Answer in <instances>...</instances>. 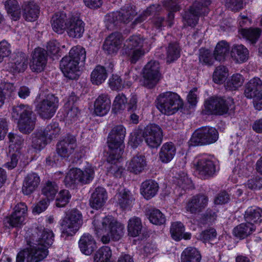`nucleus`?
<instances>
[{
  "label": "nucleus",
  "instance_id": "obj_64",
  "mask_svg": "<svg viewBox=\"0 0 262 262\" xmlns=\"http://www.w3.org/2000/svg\"><path fill=\"white\" fill-rule=\"evenodd\" d=\"M247 185L251 189H260L262 188V178L258 176L254 177L248 180Z\"/></svg>",
  "mask_w": 262,
  "mask_h": 262
},
{
  "label": "nucleus",
  "instance_id": "obj_14",
  "mask_svg": "<svg viewBox=\"0 0 262 262\" xmlns=\"http://www.w3.org/2000/svg\"><path fill=\"white\" fill-rule=\"evenodd\" d=\"M54 234L52 231L42 228H36L29 240L41 244L48 248L53 244Z\"/></svg>",
  "mask_w": 262,
  "mask_h": 262
},
{
  "label": "nucleus",
  "instance_id": "obj_58",
  "mask_svg": "<svg viewBox=\"0 0 262 262\" xmlns=\"http://www.w3.org/2000/svg\"><path fill=\"white\" fill-rule=\"evenodd\" d=\"M119 159L115 160L113 162H108L111 165L107 167L108 173L113 174L116 178L120 177L123 172L124 169L117 164Z\"/></svg>",
  "mask_w": 262,
  "mask_h": 262
},
{
  "label": "nucleus",
  "instance_id": "obj_34",
  "mask_svg": "<svg viewBox=\"0 0 262 262\" xmlns=\"http://www.w3.org/2000/svg\"><path fill=\"white\" fill-rule=\"evenodd\" d=\"M184 227L181 222H175L172 224L170 233L172 237L176 241H179L182 238L185 239L190 238L191 234L189 233H184Z\"/></svg>",
  "mask_w": 262,
  "mask_h": 262
},
{
  "label": "nucleus",
  "instance_id": "obj_31",
  "mask_svg": "<svg viewBox=\"0 0 262 262\" xmlns=\"http://www.w3.org/2000/svg\"><path fill=\"white\" fill-rule=\"evenodd\" d=\"M107 73L105 68L102 66H97L91 75V80L93 84L99 85L106 79Z\"/></svg>",
  "mask_w": 262,
  "mask_h": 262
},
{
  "label": "nucleus",
  "instance_id": "obj_21",
  "mask_svg": "<svg viewBox=\"0 0 262 262\" xmlns=\"http://www.w3.org/2000/svg\"><path fill=\"white\" fill-rule=\"evenodd\" d=\"M107 198V192L102 187H97L91 194L90 205L94 209L101 208L105 204Z\"/></svg>",
  "mask_w": 262,
  "mask_h": 262
},
{
  "label": "nucleus",
  "instance_id": "obj_47",
  "mask_svg": "<svg viewBox=\"0 0 262 262\" xmlns=\"http://www.w3.org/2000/svg\"><path fill=\"white\" fill-rule=\"evenodd\" d=\"M180 55V48L176 42L170 43L167 49L166 61L171 63L177 60Z\"/></svg>",
  "mask_w": 262,
  "mask_h": 262
},
{
  "label": "nucleus",
  "instance_id": "obj_30",
  "mask_svg": "<svg viewBox=\"0 0 262 262\" xmlns=\"http://www.w3.org/2000/svg\"><path fill=\"white\" fill-rule=\"evenodd\" d=\"M146 166L145 157L142 155H136L134 157L129 163L128 170L135 174L141 172Z\"/></svg>",
  "mask_w": 262,
  "mask_h": 262
},
{
  "label": "nucleus",
  "instance_id": "obj_35",
  "mask_svg": "<svg viewBox=\"0 0 262 262\" xmlns=\"http://www.w3.org/2000/svg\"><path fill=\"white\" fill-rule=\"evenodd\" d=\"M5 7L7 13L14 20L19 19L21 14L20 7L16 0H7L5 2Z\"/></svg>",
  "mask_w": 262,
  "mask_h": 262
},
{
  "label": "nucleus",
  "instance_id": "obj_23",
  "mask_svg": "<svg viewBox=\"0 0 262 262\" xmlns=\"http://www.w3.org/2000/svg\"><path fill=\"white\" fill-rule=\"evenodd\" d=\"M40 178L36 173L28 174L25 178L22 191L24 194L30 195L38 187L40 183Z\"/></svg>",
  "mask_w": 262,
  "mask_h": 262
},
{
  "label": "nucleus",
  "instance_id": "obj_11",
  "mask_svg": "<svg viewBox=\"0 0 262 262\" xmlns=\"http://www.w3.org/2000/svg\"><path fill=\"white\" fill-rule=\"evenodd\" d=\"M163 136L161 128L155 124L147 125L142 133L145 143L151 148H157L161 145Z\"/></svg>",
  "mask_w": 262,
  "mask_h": 262
},
{
  "label": "nucleus",
  "instance_id": "obj_13",
  "mask_svg": "<svg viewBox=\"0 0 262 262\" xmlns=\"http://www.w3.org/2000/svg\"><path fill=\"white\" fill-rule=\"evenodd\" d=\"M119 136L113 137L108 135L107 142L111 151L107 159V162H113L114 160L121 158L124 146L123 145L124 138H121V140H119Z\"/></svg>",
  "mask_w": 262,
  "mask_h": 262
},
{
  "label": "nucleus",
  "instance_id": "obj_20",
  "mask_svg": "<svg viewBox=\"0 0 262 262\" xmlns=\"http://www.w3.org/2000/svg\"><path fill=\"white\" fill-rule=\"evenodd\" d=\"M79 249L82 253L90 255L97 249L96 242L92 235L84 233L78 242Z\"/></svg>",
  "mask_w": 262,
  "mask_h": 262
},
{
  "label": "nucleus",
  "instance_id": "obj_24",
  "mask_svg": "<svg viewBox=\"0 0 262 262\" xmlns=\"http://www.w3.org/2000/svg\"><path fill=\"white\" fill-rule=\"evenodd\" d=\"M69 18L66 13L58 12L55 13L52 18L51 24L53 30L58 33H61L66 30Z\"/></svg>",
  "mask_w": 262,
  "mask_h": 262
},
{
  "label": "nucleus",
  "instance_id": "obj_7",
  "mask_svg": "<svg viewBox=\"0 0 262 262\" xmlns=\"http://www.w3.org/2000/svg\"><path fill=\"white\" fill-rule=\"evenodd\" d=\"M82 218V214L76 209L67 212L61 224L63 233L68 235H73L81 226Z\"/></svg>",
  "mask_w": 262,
  "mask_h": 262
},
{
  "label": "nucleus",
  "instance_id": "obj_18",
  "mask_svg": "<svg viewBox=\"0 0 262 262\" xmlns=\"http://www.w3.org/2000/svg\"><path fill=\"white\" fill-rule=\"evenodd\" d=\"M66 28L68 35L72 38H79L84 31V24L79 18L72 16L69 18Z\"/></svg>",
  "mask_w": 262,
  "mask_h": 262
},
{
  "label": "nucleus",
  "instance_id": "obj_37",
  "mask_svg": "<svg viewBox=\"0 0 262 262\" xmlns=\"http://www.w3.org/2000/svg\"><path fill=\"white\" fill-rule=\"evenodd\" d=\"M142 229V224L139 217L134 216L129 220L127 225L129 235L132 237L138 236L141 233Z\"/></svg>",
  "mask_w": 262,
  "mask_h": 262
},
{
  "label": "nucleus",
  "instance_id": "obj_8",
  "mask_svg": "<svg viewBox=\"0 0 262 262\" xmlns=\"http://www.w3.org/2000/svg\"><path fill=\"white\" fill-rule=\"evenodd\" d=\"M232 103L233 101L231 99L212 96L205 101L204 106L209 114L222 115L228 113Z\"/></svg>",
  "mask_w": 262,
  "mask_h": 262
},
{
  "label": "nucleus",
  "instance_id": "obj_4",
  "mask_svg": "<svg viewBox=\"0 0 262 262\" xmlns=\"http://www.w3.org/2000/svg\"><path fill=\"white\" fill-rule=\"evenodd\" d=\"M27 243L29 247L18 253L16 262H39L47 256L48 248L41 244L30 240Z\"/></svg>",
  "mask_w": 262,
  "mask_h": 262
},
{
  "label": "nucleus",
  "instance_id": "obj_49",
  "mask_svg": "<svg viewBox=\"0 0 262 262\" xmlns=\"http://www.w3.org/2000/svg\"><path fill=\"white\" fill-rule=\"evenodd\" d=\"M134 201V199L129 191L124 190L119 194L118 203L123 209L129 208Z\"/></svg>",
  "mask_w": 262,
  "mask_h": 262
},
{
  "label": "nucleus",
  "instance_id": "obj_53",
  "mask_svg": "<svg viewBox=\"0 0 262 262\" xmlns=\"http://www.w3.org/2000/svg\"><path fill=\"white\" fill-rule=\"evenodd\" d=\"M228 70L224 66H220L216 67L213 74V80L216 83H221L225 81Z\"/></svg>",
  "mask_w": 262,
  "mask_h": 262
},
{
  "label": "nucleus",
  "instance_id": "obj_27",
  "mask_svg": "<svg viewBox=\"0 0 262 262\" xmlns=\"http://www.w3.org/2000/svg\"><path fill=\"white\" fill-rule=\"evenodd\" d=\"M262 221V210L249 208L247 210V231L249 229V234L255 230L254 223Z\"/></svg>",
  "mask_w": 262,
  "mask_h": 262
},
{
  "label": "nucleus",
  "instance_id": "obj_54",
  "mask_svg": "<svg viewBox=\"0 0 262 262\" xmlns=\"http://www.w3.org/2000/svg\"><path fill=\"white\" fill-rule=\"evenodd\" d=\"M70 198L71 195L68 190L60 191L56 199V206L58 207L65 206L69 203Z\"/></svg>",
  "mask_w": 262,
  "mask_h": 262
},
{
  "label": "nucleus",
  "instance_id": "obj_52",
  "mask_svg": "<svg viewBox=\"0 0 262 262\" xmlns=\"http://www.w3.org/2000/svg\"><path fill=\"white\" fill-rule=\"evenodd\" d=\"M174 182L183 189H189L192 187L191 180L184 172L180 173L175 178Z\"/></svg>",
  "mask_w": 262,
  "mask_h": 262
},
{
  "label": "nucleus",
  "instance_id": "obj_28",
  "mask_svg": "<svg viewBox=\"0 0 262 262\" xmlns=\"http://www.w3.org/2000/svg\"><path fill=\"white\" fill-rule=\"evenodd\" d=\"M159 189L158 184L152 180H147L141 184L140 191L141 194L146 200L154 197Z\"/></svg>",
  "mask_w": 262,
  "mask_h": 262
},
{
  "label": "nucleus",
  "instance_id": "obj_41",
  "mask_svg": "<svg viewBox=\"0 0 262 262\" xmlns=\"http://www.w3.org/2000/svg\"><path fill=\"white\" fill-rule=\"evenodd\" d=\"M202 14L201 11H198L190 7L189 11L185 12L183 18L185 24H187L188 26L194 27L197 24L199 17Z\"/></svg>",
  "mask_w": 262,
  "mask_h": 262
},
{
  "label": "nucleus",
  "instance_id": "obj_12",
  "mask_svg": "<svg viewBox=\"0 0 262 262\" xmlns=\"http://www.w3.org/2000/svg\"><path fill=\"white\" fill-rule=\"evenodd\" d=\"M47 51L41 48L34 49L31 54L30 67L32 71L39 73L42 71L47 64Z\"/></svg>",
  "mask_w": 262,
  "mask_h": 262
},
{
  "label": "nucleus",
  "instance_id": "obj_22",
  "mask_svg": "<svg viewBox=\"0 0 262 262\" xmlns=\"http://www.w3.org/2000/svg\"><path fill=\"white\" fill-rule=\"evenodd\" d=\"M111 101L107 94H103L98 96L94 103V112L98 116H104L110 111Z\"/></svg>",
  "mask_w": 262,
  "mask_h": 262
},
{
  "label": "nucleus",
  "instance_id": "obj_9",
  "mask_svg": "<svg viewBox=\"0 0 262 262\" xmlns=\"http://www.w3.org/2000/svg\"><path fill=\"white\" fill-rule=\"evenodd\" d=\"M160 77L159 62L151 60L144 68L142 84L148 89H152L157 84Z\"/></svg>",
  "mask_w": 262,
  "mask_h": 262
},
{
  "label": "nucleus",
  "instance_id": "obj_2",
  "mask_svg": "<svg viewBox=\"0 0 262 262\" xmlns=\"http://www.w3.org/2000/svg\"><path fill=\"white\" fill-rule=\"evenodd\" d=\"M12 117L17 119L19 130L23 133H29L34 128L35 115L28 105L20 104L12 108Z\"/></svg>",
  "mask_w": 262,
  "mask_h": 262
},
{
  "label": "nucleus",
  "instance_id": "obj_33",
  "mask_svg": "<svg viewBox=\"0 0 262 262\" xmlns=\"http://www.w3.org/2000/svg\"><path fill=\"white\" fill-rule=\"evenodd\" d=\"M201 259L200 252L194 247H187L181 254V262H200Z\"/></svg>",
  "mask_w": 262,
  "mask_h": 262
},
{
  "label": "nucleus",
  "instance_id": "obj_62",
  "mask_svg": "<svg viewBox=\"0 0 262 262\" xmlns=\"http://www.w3.org/2000/svg\"><path fill=\"white\" fill-rule=\"evenodd\" d=\"M79 174L77 173V168L71 170L66 175L64 183L66 185L71 186L78 182V177Z\"/></svg>",
  "mask_w": 262,
  "mask_h": 262
},
{
  "label": "nucleus",
  "instance_id": "obj_60",
  "mask_svg": "<svg viewBox=\"0 0 262 262\" xmlns=\"http://www.w3.org/2000/svg\"><path fill=\"white\" fill-rule=\"evenodd\" d=\"M216 232L214 228H209L203 231L200 235V239L204 242H210L214 241L216 236Z\"/></svg>",
  "mask_w": 262,
  "mask_h": 262
},
{
  "label": "nucleus",
  "instance_id": "obj_45",
  "mask_svg": "<svg viewBox=\"0 0 262 262\" xmlns=\"http://www.w3.org/2000/svg\"><path fill=\"white\" fill-rule=\"evenodd\" d=\"M244 80L245 78L242 75L234 74L228 79L226 84V89L230 91L236 90L243 85Z\"/></svg>",
  "mask_w": 262,
  "mask_h": 262
},
{
  "label": "nucleus",
  "instance_id": "obj_10",
  "mask_svg": "<svg viewBox=\"0 0 262 262\" xmlns=\"http://www.w3.org/2000/svg\"><path fill=\"white\" fill-rule=\"evenodd\" d=\"M58 106V99L53 94H48L36 105V111L43 119H50L55 114Z\"/></svg>",
  "mask_w": 262,
  "mask_h": 262
},
{
  "label": "nucleus",
  "instance_id": "obj_59",
  "mask_svg": "<svg viewBox=\"0 0 262 262\" xmlns=\"http://www.w3.org/2000/svg\"><path fill=\"white\" fill-rule=\"evenodd\" d=\"M261 33V30L259 28H250L247 29V40H248L251 44H255Z\"/></svg>",
  "mask_w": 262,
  "mask_h": 262
},
{
  "label": "nucleus",
  "instance_id": "obj_5",
  "mask_svg": "<svg viewBox=\"0 0 262 262\" xmlns=\"http://www.w3.org/2000/svg\"><path fill=\"white\" fill-rule=\"evenodd\" d=\"M137 13L134 7L130 6H125L119 11L113 12L105 16L106 26L108 29L113 30L121 23L127 24L130 22Z\"/></svg>",
  "mask_w": 262,
  "mask_h": 262
},
{
  "label": "nucleus",
  "instance_id": "obj_29",
  "mask_svg": "<svg viewBox=\"0 0 262 262\" xmlns=\"http://www.w3.org/2000/svg\"><path fill=\"white\" fill-rule=\"evenodd\" d=\"M176 152V148L173 143H165L162 146L159 151V159L162 163H167L172 160Z\"/></svg>",
  "mask_w": 262,
  "mask_h": 262
},
{
  "label": "nucleus",
  "instance_id": "obj_39",
  "mask_svg": "<svg viewBox=\"0 0 262 262\" xmlns=\"http://www.w3.org/2000/svg\"><path fill=\"white\" fill-rule=\"evenodd\" d=\"M245 46L243 45L235 44L233 45L230 51L231 57L236 63H242L246 59Z\"/></svg>",
  "mask_w": 262,
  "mask_h": 262
},
{
  "label": "nucleus",
  "instance_id": "obj_56",
  "mask_svg": "<svg viewBox=\"0 0 262 262\" xmlns=\"http://www.w3.org/2000/svg\"><path fill=\"white\" fill-rule=\"evenodd\" d=\"M199 61L203 64L211 66L213 64L214 59L209 50L202 48L199 50Z\"/></svg>",
  "mask_w": 262,
  "mask_h": 262
},
{
  "label": "nucleus",
  "instance_id": "obj_44",
  "mask_svg": "<svg viewBox=\"0 0 262 262\" xmlns=\"http://www.w3.org/2000/svg\"><path fill=\"white\" fill-rule=\"evenodd\" d=\"M58 191V187L54 182L48 181L43 186L41 192L48 200H52Z\"/></svg>",
  "mask_w": 262,
  "mask_h": 262
},
{
  "label": "nucleus",
  "instance_id": "obj_38",
  "mask_svg": "<svg viewBox=\"0 0 262 262\" xmlns=\"http://www.w3.org/2000/svg\"><path fill=\"white\" fill-rule=\"evenodd\" d=\"M229 51V45L225 41L222 40L217 43L214 51V59L219 61L225 60Z\"/></svg>",
  "mask_w": 262,
  "mask_h": 262
},
{
  "label": "nucleus",
  "instance_id": "obj_42",
  "mask_svg": "<svg viewBox=\"0 0 262 262\" xmlns=\"http://www.w3.org/2000/svg\"><path fill=\"white\" fill-rule=\"evenodd\" d=\"M70 57L72 60L79 63L80 62H83L86 58V52L85 49L79 46L73 47L69 52V55L67 56Z\"/></svg>",
  "mask_w": 262,
  "mask_h": 262
},
{
  "label": "nucleus",
  "instance_id": "obj_25",
  "mask_svg": "<svg viewBox=\"0 0 262 262\" xmlns=\"http://www.w3.org/2000/svg\"><path fill=\"white\" fill-rule=\"evenodd\" d=\"M196 169L204 179L212 176L215 172V166L213 161L207 159L199 160L196 164Z\"/></svg>",
  "mask_w": 262,
  "mask_h": 262
},
{
  "label": "nucleus",
  "instance_id": "obj_40",
  "mask_svg": "<svg viewBox=\"0 0 262 262\" xmlns=\"http://www.w3.org/2000/svg\"><path fill=\"white\" fill-rule=\"evenodd\" d=\"M112 252L110 247L103 246L99 248L94 256V262H111Z\"/></svg>",
  "mask_w": 262,
  "mask_h": 262
},
{
  "label": "nucleus",
  "instance_id": "obj_16",
  "mask_svg": "<svg viewBox=\"0 0 262 262\" xmlns=\"http://www.w3.org/2000/svg\"><path fill=\"white\" fill-rule=\"evenodd\" d=\"M79 63L67 56L60 61V67L65 77L70 79H76L79 76Z\"/></svg>",
  "mask_w": 262,
  "mask_h": 262
},
{
  "label": "nucleus",
  "instance_id": "obj_57",
  "mask_svg": "<svg viewBox=\"0 0 262 262\" xmlns=\"http://www.w3.org/2000/svg\"><path fill=\"white\" fill-rule=\"evenodd\" d=\"M59 143L71 153L76 146L75 137L71 135L67 136Z\"/></svg>",
  "mask_w": 262,
  "mask_h": 262
},
{
  "label": "nucleus",
  "instance_id": "obj_1",
  "mask_svg": "<svg viewBox=\"0 0 262 262\" xmlns=\"http://www.w3.org/2000/svg\"><path fill=\"white\" fill-rule=\"evenodd\" d=\"M93 224L96 233L98 235L103 234L101 241L104 244L108 243L111 239L118 241L123 235V226L112 216L101 217L95 215Z\"/></svg>",
  "mask_w": 262,
  "mask_h": 262
},
{
  "label": "nucleus",
  "instance_id": "obj_26",
  "mask_svg": "<svg viewBox=\"0 0 262 262\" xmlns=\"http://www.w3.org/2000/svg\"><path fill=\"white\" fill-rule=\"evenodd\" d=\"M23 17L26 20H35L39 13V8L37 5L33 2H25L22 6Z\"/></svg>",
  "mask_w": 262,
  "mask_h": 262
},
{
  "label": "nucleus",
  "instance_id": "obj_50",
  "mask_svg": "<svg viewBox=\"0 0 262 262\" xmlns=\"http://www.w3.org/2000/svg\"><path fill=\"white\" fill-rule=\"evenodd\" d=\"M60 128L57 122H53L48 125L43 130L45 135L50 140L56 138L59 135Z\"/></svg>",
  "mask_w": 262,
  "mask_h": 262
},
{
  "label": "nucleus",
  "instance_id": "obj_32",
  "mask_svg": "<svg viewBox=\"0 0 262 262\" xmlns=\"http://www.w3.org/2000/svg\"><path fill=\"white\" fill-rule=\"evenodd\" d=\"M262 89V81L258 78H253L247 84V98L251 99L259 94Z\"/></svg>",
  "mask_w": 262,
  "mask_h": 262
},
{
  "label": "nucleus",
  "instance_id": "obj_63",
  "mask_svg": "<svg viewBox=\"0 0 262 262\" xmlns=\"http://www.w3.org/2000/svg\"><path fill=\"white\" fill-rule=\"evenodd\" d=\"M225 6L233 11H237L243 8V0H225Z\"/></svg>",
  "mask_w": 262,
  "mask_h": 262
},
{
  "label": "nucleus",
  "instance_id": "obj_46",
  "mask_svg": "<svg viewBox=\"0 0 262 262\" xmlns=\"http://www.w3.org/2000/svg\"><path fill=\"white\" fill-rule=\"evenodd\" d=\"M77 171L79 174L78 182L82 184L89 183L94 178V170L91 167H87L84 170L77 168Z\"/></svg>",
  "mask_w": 262,
  "mask_h": 262
},
{
  "label": "nucleus",
  "instance_id": "obj_43",
  "mask_svg": "<svg viewBox=\"0 0 262 262\" xmlns=\"http://www.w3.org/2000/svg\"><path fill=\"white\" fill-rule=\"evenodd\" d=\"M143 45L144 39L140 35H132L125 40L123 49L143 48Z\"/></svg>",
  "mask_w": 262,
  "mask_h": 262
},
{
  "label": "nucleus",
  "instance_id": "obj_48",
  "mask_svg": "<svg viewBox=\"0 0 262 262\" xmlns=\"http://www.w3.org/2000/svg\"><path fill=\"white\" fill-rule=\"evenodd\" d=\"M123 53L127 55L132 63H136L145 54V51L143 48L122 49Z\"/></svg>",
  "mask_w": 262,
  "mask_h": 262
},
{
  "label": "nucleus",
  "instance_id": "obj_55",
  "mask_svg": "<svg viewBox=\"0 0 262 262\" xmlns=\"http://www.w3.org/2000/svg\"><path fill=\"white\" fill-rule=\"evenodd\" d=\"M161 9V7L159 5H153L148 7L146 10L141 14L138 17H137L135 20V23H140L145 19L147 16L151 14H157Z\"/></svg>",
  "mask_w": 262,
  "mask_h": 262
},
{
  "label": "nucleus",
  "instance_id": "obj_6",
  "mask_svg": "<svg viewBox=\"0 0 262 262\" xmlns=\"http://www.w3.org/2000/svg\"><path fill=\"white\" fill-rule=\"evenodd\" d=\"M218 138L219 133L215 128L203 127L193 133L190 144L192 146L210 144L215 143Z\"/></svg>",
  "mask_w": 262,
  "mask_h": 262
},
{
  "label": "nucleus",
  "instance_id": "obj_51",
  "mask_svg": "<svg viewBox=\"0 0 262 262\" xmlns=\"http://www.w3.org/2000/svg\"><path fill=\"white\" fill-rule=\"evenodd\" d=\"M148 219L151 223L157 225H162L166 221L164 215L159 209H157L149 210Z\"/></svg>",
  "mask_w": 262,
  "mask_h": 262
},
{
  "label": "nucleus",
  "instance_id": "obj_3",
  "mask_svg": "<svg viewBox=\"0 0 262 262\" xmlns=\"http://www.w3.org/2000/svg\"><path fill=\"white\" fill-rule=\"evenodd\" d=\"M157 108L163 114L171 115L176 113L183 105V101L176 93L167 92L159 95Z\"/></svg>",
  "mask_w": 262,
  "mask_h": 262
},
{
  "label": "nucleus",
  "instance_id": "obj_36",
  "mask_svg": "<svg viewBox=\"0 0 262 262\" xmlns=\"http://www.w3.org/2000/svg\"><path fill=\"white\" fill-rule=\"evenodd\" d=\"M48 139L42 130H37L32 135V146L35 149L40 150L47 144Z\"/></svg>",
  "mask_w": 262,
  "mask_h": 262
},
{
  "label": "nucleus",
  "instance_id": "obj_17",
  "mask_svg": "<svg viewBox=\"0 0 262 262\" xmlns=\"http://www.w3.org/2000/svg\"><path fill=\"white\" fill-rule=\"evenodd\" d=\"M28 66V58L23 52H18L12 55V60L9 62L6 68L13 73L24 72Z\"/></svg>",
  "mask_w": 262,
  "mask_h": 262
},
{
  "label": "nucleus",
  "instance_id": "obj_15",
  "mask_svg": "<svg viewBox=\"0 0 262 262\" xmlns=\"http://www.w3.org/2000/svg\"><path fill=\"white\" fill-rule=\"evenodd\" d=\"M123 40L121 33L113 32L106 38L103 46V49L108 54H116L120 49Z\"/></svg>",
  "mask_w": 262,
  "mask_h": 262
},
{
  "label": "nucleus",
  "instance_id": "obj_61",
  "mask_svg": "<svg viewBox=\"0 0 262 262\" xmlns=\"http://www.w3.org/2000/svg\"><path fill=\"white\" fill-rule=\"evenodd\" d=\"M127 98L123 94L117 95L114 101V106L117 110H122L126 108Z\"/></svg>",
  "mask_w": 262,
  "mask_h": 262
},
{
  "label": "nucleus",
  "instance_id": "obj_19",
  "mask_svg": "<svg viewBox=\"0 0 262 262\" xmlns=\"http://www.w3.org/2000/svg\"><path fill=\"white\" fill-rule=\"evenodd\" d=\"M208 198L204 194H198L192 197L188 202L186 209L191 213L202 211L207 206Z\"/></svg>",
  "mask_w": 262,
  "mask_h": 262
}]
</instances>
